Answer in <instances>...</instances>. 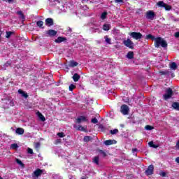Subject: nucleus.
Returning <instances> with one entry per match:
<instances>
[{
	"label": "nucleus",
	"instance_id": "1",
	"mask_svg": "<svg viewBox=\"0 0 179 179\" xmlns=\"http://www.w3.org/2000/svg\"><path fill=\"white\" fill-rule=\"evenodd\" d=\"M154 45L155 48H159V47H162V48H166L168 44L167 41H164L162 37H157L155 38Z\"/></svg>",
	"mask_w": 179,
	"mask_h": 179
},
{
	"label": "nucleus",
	"instance_id": "2",
	"mask_svg": "<svg viewBox=\"0 0 179 179\" xmlns=\"http://www.w3.org/2000/svg\"><path fill=\"white\" fill-rule=\"evenodd\" d=\"M173 89L169 87L166 90L165 94L163 95L164 100H169V99H171L173 97Z\"/></svg>",
	"mask_w": 179,
	"mask_h": 179
},
{
	"label": "nucleus",
	"instance_id": "3",
	"mask_svg": "<svg viewBox=\"0 0 179 179\" xmlns=\"http://www.w3.org/2000/svg\"><path fill=\"white\" fill-rule=\"evenodd\" d=\"M153 173H155V166L153 164L149 165L145 171V175L149 177V176H153Z\"/></svg>",
	"mask_w": 179,
	"mask_h": 179
},
{
	"label": "nucleus",
	"instance_id": "4",
	"mask_svg": "<svg viewBox=\"0 0 179 179\" xmlns=\"http://www.w3.org/2000/svg\"><path fill=\"white\" fill-rule=\"evenodd\" d=\"M157 5H158L160 8H164V9L166 10H171V6L164 3L163 1H158Z\"/></svg>",
	"mask_w": 179,
	"mask_h": 179
},
{
	"label": "nucleus",
	"instance_id": "5",
	"mask_svg": "<svg viewBox=\"0 0 179 179\" xmlns=\"http://www.w3.org/2000/svg\"><path fill=\"white\" fill-rule=\"evenodd\" d=\"M129 36L134 38V40H141L143 37L141 32H131L129 34Z\"/></svg>",
	"mask_w": 179,
	"mask_h": 179
},
{
	"label": "nucleus",
	"instance_id": "6",
	"mask_svg": "<svg viewBox=\"0 0 179 179\" xmlns=\"http://www.w3.org/2000/svg\"><path fill=\"white\" fill-rule=\"evenodd\" d=\"M123 44L125 45V47L130 48V50H134V42H132L131 39L128 38L127 40H124L123 41Z\"/></svg>",
	"mask_w": 179,
	"mask_h": 179
},
{
	"label": "nucleus",
	"instance_id": "7",
	"mask_svg": "<svg viewBox=\"0 0 179 179\" xmlns=\"http://www.w3.org/2000/svg\"><path fill=\"white\" fill-rule=\"evenodd\" d=\"M120 111L122 114H123L124 115H128V113H129V108L128 107V106L123 104L121 106Z\"/></svg>",
	"mask_w": 179,
	"mask_h": 179
},
{
	"label": "nucleus",
	"instance_id": "8",
	"mask_svg": "<svg viewBox=\"0 0 179 179\" xmlns=\"http://www.w3.org/2000/svg\"><path fill=\"white\" fill-rule=\"evenodd\" d=\"M155 16H156L155 11L148 10L146 12L145 17L147 19H150V20H153V19H155Z\"/></svg>",
	"mask_w": 179,
	"mask_h": 179
},
{
	"label": "nucleus",
	"instance_id": "9",
	"mask_svg": "<svg viewBox=\"0 0 179 179\" xmlns=\"http://www.w3.org/2000/svg\"><path fill=\"white\" fill-rule=\"evenodd\" d=\"M89 119L86 116H80L76 119V124H82V122H87Z\"/></svg>",
	"mask_w": 179,
	"mask_h": 179
},
{
	"label": "nucleus",
	"instance_id": "10",
	"mask_svg": "<svg viewBox=\"0 0 179 179\" xmlns=\"http://www.w3.org/2000/svg\"><path fill=\"white\" fill-rule=\"evenodd\" d=\"M57 33H58V31H57L54 29H49V30L46 31L45 34H47V36H49V37H54V36H57Z\"/></svg>",
	"mask_w": 179,
	"mask_h": 179
},
{
	"label": "nucleus",
	"instance_id": "11",
	"mask_svg": "<svg viewBox=\"0 0 179 179\" xmlns=\"http://www.w3.org/2000/svg\"><path fill=\"white\" fill-rule=\"evenodd\" d=\"M66 37L59 36L57 39L55 40V43H57V44H59L61 43H64V41H66Z\"/></svg>",
	"mask_w": 179,
	"mask_h": 179
},
{
	"label": "nucleus",
	"instance_id": "12",
	"mask_svg": "<svg viewBox=\"0 0 179 179\" xmlns=\"http://www.w3.org/2000/svg\"><path fill=\"white\" fill-rule=\"evenodd\" d=\"M117 143V141L115 140H106L104 141V145L106 146H110V145H115Z\"/></svg>",
	"mask_w": 179,
	"mask_h": 179
},
{
	"label": "nucleus",
	"instance_id": "13",
	"mask_svg": "<svg viewBox=\"0 0 179 179\" xmlns=\"http://www.w3.org/2000/svg\"><path fill=\"white\" fill-rule=\"evenodd\" d=\"M46 26H54V20L52 18H47L45 20Z\"/></svg>",
	"mask_w": 179,
	"mask_h": 179
},
{
	"label": "nucleus",
	"instance_id": "14",
	"mask_svg": "<svg viewBox=\"0 0 179 179\" xmlns=\"http://www.w3.org/2000/svg\"><path fill=\"white\" fill-rule=\"evenodd\" d=\"M43 170H41L40 169H37L34 172V177H40L41 174H43Z\"/></svg>",
	"mask_w": 179,
	"mask_h": 179
},
{
	"label": "nucleus",
	"instance_id": "15",
	"mask_svg": "<svg viewBox=\"0 0 179 179\" xmlns=\"http://www.w3.org/2000/svg\"><path fill=\"white\" fill-rule=\"evenodd\" d=\"M15 134H17V135H23V134H24V129L22 127L17 128L15 129Z\"/></svg>",
	"mask_w": 179,
	"mask_h": 179
},
{
	"label": "nucleus",
	"instance_id": "16",
	"mask_svg": "<svg viewBox=\"0 0 179 179\" xmlns=\"http://www.w3.org/2000/svg\"><path fill=\"white\" fill-rule=\"evenodd\" d=\"M92 141H93V137L90 136H85L83 138V141L88 143V142H92Z\"/></svg>",
	"mask_w": 179,
	"mask_h": 179
},
{
	"label": "nucleus",
	"instance_id": "17",
	"mask_svg": "<svg viewBox=\"0 0 179 179\" xmlns=\"http://www.w3.org/2000/svg\"><path fill=\"white\" fill-rule=\"evenodd\" d=\"M145 40H152V41H155L156 37L152 34H148L145 36Z\"/></svg>",
	"mask_w": 179,
	"mask_h": 179
},
{
	"label": "nucleus",
	"instance_id": "18",
	"mask_svg": "<svg viewBox=\"0 0 179 179\" xmlns=\"http://www.w3.org/2000/svg\"><path fill=\"white\" fill-rule=\"evenodd\" d=\"M79 79H80V75L78 74V73H74V75L73 76V80L75 82H79Z\"/></svg>",
	"mask_w": 179,
	"mask_h": 179
},
{
	"label": "nucleus",
	"instance_id": "19",
	"mask_svg": "<svg viewBox=\"0 0 179 179\" xmlns=\"http://www.w3.org/2000/svg\"><path fill=\"white\" fill-rule=\"evenodd\" d=\"M18 93L20 94H22V97H24V99H27V97H29V95L27 94V93L24 92L23 90H18Z\"/></svg>",
	"mask_w": 179,
	"mask_h": 179
},
{
	"label": "nucleus",
	"instance_id": "20",
	"mask_svg": "<svg viewBox=\"0 0 179 179\" xmlns=\"http://www.w3.org/2000/svg\"><path fill=\"white\" fill-rule=\"evenodd\" d=\"M36 26H38V27H40V29H44V22H43L42 20H39L36 22Z\"/></svg>",
	"mask_w": 179,
	"mask_h": 179
},
{
	"label": "nucleus",
	"instance_id": "21",
	"mask_svg": "<svg viewBox=\"0 0 179 179\" xmlns=\"http://www.w3.org/2000/svg\"><path fill=\"white\" fill-rule=\"evenodd\" d=\"M127 58H128V59H134V52L132 51L128 52L127 55Z\"/></svg>",
	"mask_w": 179,
	"mask_h": 179
},
{
	"label": "nucleus",
	"instance_id": "22",
	"mask_svg": "<svg viewBox=\"0 0 179 179\" xmlns=\"http://www.w3.org/2000/svg\"><path fill=\"white\" fill-rule=\"evenodd\" d=\"M78 65H79V63L75 62V61H71L69 63V66H71V68H75V66H78Z\"/></svg>",
	"mask_w": 179,
	"mask_h": 179
},
{
	"label": "nucleus",
	"instance_id": "23",
	"mask_svg": "<svg viewBox=\"0 0 179 179\" xmlns=\"http://www.w3.org/2000/svg\"><path fill=\"white\" fill-rule=\"evenodd\" d=\"M110 24H104L103 25V30H104L105 31H108V30H110Z\"/></svg>",
	"mask_w": 179,
	"mask_h": 179
},
{
	"label": "nucleus",
	"instance_id": "24",
	"mask_svg": "<svg viewBox=\"0 0 179 179\" xmlns=\"http://www.w3.org/2000/svg\"><path fill=\"white\" fill-rule=\"evenodd\" d=\"M160 75H164L166 76H170V71L165 70L164 71H159Z\"/></svg>",
	"mask_w": 179,
	"mask_h": 179
},
{
	"label": "nucleus",
	"instance_id": "25",
	"mask_svg": "<svg viewBox=\"0 0 179 179\" xmlns=\"http://www.w3.org/2000/svg\"><path fill=\"white\" fill-rule=\"evenodd\" d=\"M172 107L175 109L179 111V103L178 102H173L172 103Z\"/></svg>",
	"mask_w": 179,
	"mask_h": 179
},
{
	"label": "nucleus",
	"instance_id": "26",
	"mask_svg": "<svg viewBox=\"0 0 179 179\" xmlns=\"http://www.w3.org/2000/svg\"><path fill=\"white\" fill-rule=\"evenodd\" d=\"M99 161H100V158L99 157V156L94 157L92 159L93 163H94L95 164H97V166H99Z\"/></svg>",
	"mask_w": 179,
	"mask_h": 179
},
{
	"label": "nucleus",
	"instance_id": "27",
	"mask_svg": "<svg viewBox=\"0 0 179 179\" xmlns=\"http://www.w3.org/2000/svg\"><path fill=\"white\" fill-rule=\"evenodd\" d=\"M148 145L150 148H153L154 149H157V148H159V145H155V143H153V141H150L148 143Z\"/></svg>",
	"mask_w": 179,
	"mask_h": 179
},
{
	"label": "nucleus",
	"instance_id": "28",
	"mask_svg": "<svg viewBox=\"0 0 179 179\" xmlns=\"http://www.w3.org/2000/svg\"><path fill=\"white\" fill-rule=\"evenodd\" d=\"M38 118H40L41 121H43V122H44V121H45V117H44V115H43V114H41V113L38 112Z\"/></svg>",
	"mask_w": 179,
	"mask_h": 179
},
{
	"label": "nucleus",
	"instance_id": "29",
	"mask_svg": "<svg viewBox=\"0 0 179 179\" xmlns=\"http://www.w3.org/2000/svg\"><path fill=\"white\" fill-rule=\"evenodd\" d=\"M170 68L171 69H173V71H176V69H177L178 66H177V63L176 62H172L170 64Z\"/></svg>",
	"mask_w": 179,
	"mask_h": 179
},
{
	"label": "nucleus",
	"instance_id": "30",
	"mask_svg": "<svg viewBox=\"0 0 179 179\" xmlns=\"http://www.w3.org/2000/svg\"><path fill=\"white\" fill-rule=\"evenodd\" d=\"M15 32L13 31H6V38H10V36H12V34H14Z\"/></svg>",
	"mask_w": 179,
	"mask_h": 179
},
{
	"label": "nucleus",
	"instance_id": "31",
	"mask_svg": "<svg viewBox=\"0 0 179 179\" xmlns=\"http://www.w3.org/2000/svg\"><path fill=\"white\" fill-rule=\"evenodd\" d=\"M73 89H76V85H73V84H71L69 87V90L70 92H73Z\"/></svg>",
	"mask_w": 179,
	"mask_h": 179
},
{
	"label": "nucleus",
	"instance_id": "32",
	"mask_svg": "<svg viewBox=\"0 0 179 179\" xmlns=\"http://www.w3.org/2000/svg\"><path fill=\"white\" fill-rule=\"evenodd\" d=\"M107 12L102 13V14L101 15V19H102V20H104V19L107 17Z\"/></svg>",
	"mask_w": 179,
	"mask_h": 179
},
{
	"label": "nucleus",
	"instance_id": "33",
	"mask_svg": "<svg viewBox=\"0 0 179 179\" xmlns=\"http://www.w3.org/2000/svg\"><path fill=\"white\" fill-rule=\"evenodd\" d=\"M104 38L108 44H111V38H108V36H105Z\"/></svg>",
	"mask_w": 179,
	"mask_h": 179
},
{
	"label": "nucleus",
	"instance_id": "34",
	"mask_svg": "<svg viewBox=\"0 0 179 179\" xmlns=\"http://www.w3.org/2000/svg\"><path fill=\"white\" fill-rule=\"evenodd\" d=\"M17 14L20 16L21 19L24 20V14H23V12L17 11Z\"/></svg>",
	"mask_w": 179,
	"mask_h": 179
},
{
	"label": "nucleus",
	"instance_id": "35",
	"mask_svg": "<svg viewBox=\"0 0 179 179\" xmlns=\"http://www.w3.org/2000/svg\"><path fill=\"white\" fill-rule=\"evenodd\" d=\"M16 163H17V164H20V166H22V167H24V164H23V162H22L20 159H16Z\"/></svg>",
	"mask_w": 179,
	"mask_h": 179
},
{
	"label": "nucleus",
	"instance_id": "36",
	"mask_svg": "<svg viewBox=\"0 0 179 179\" xmlns=\"http://www.w3.org/2000/svg\"><path fill=\"white\" fill-rule=\"evenodd\" d=\"M118 132H119L118 129L110 130L111 135H115L116 134H118Z\"/></svg>",
	"mask_w": 179,
	"mask_h": 179
},
{
	"label": "nucleus",
	"instance_id": "37",
	"mask_svg": "<svg viewBox=\"0 0 179 179\" xmlns=\"http://www.w3.org/2000/svg\"><path fill=\"white\" fill-rule=\"evenodd\" d=\"M145 129L147 130V131H152V129H154L153 126H150V125H146L145 127Z\"/></svg>",
	"mask_w": 179,
	"mask_h": 179
},
{
	"label": "nucleus",
	"instance_id": "38",
	"mask_svg": "<svg viewBox=\"0 0 179 179\" xmlns=\"http://www.w3.org/2000/svg\"><path fill=\"white\" fill-rule=\"evenodd\" d=\"M34 146H35V149H36V150H38V149H40V142H36L34 143Z\"/></svg>",
	"mask_w": 179,
	"mask_h": 179
},
{
	"label": "nucleus",
	"instance_id": "39",
	"mask_svg": "<svg viewBox=\"0 0 179 179\" xmlns=\"http://www.w3.org/2000/svg\"><path fill=\"white\" fill-rule=\"evenodd\" d=\"M91 122L92 124H97V122H99V120H97V118L96 117H94L91 120Z\"/></svg>",
	"mask_w": 179,
	"mask_h": 179
},
{
	"label": "nucleus",
	"instance_id": "40",
	"mask_svg": "<svg viewBox=\"0 0 179 179\" xmlns=\"http://www.w3.org/2000/svg\"><path fill=\"white\" fill-rule=\"evenodd\" d=\"M57 136H59V138H64L65 134H64V132H59L57 133Z\"/></svg>",
	"mask_w": 179,
	"mask_h": 179
},
{
	"label": "nucleus",
	"instance_id": "41",
	"mask_svg": "<svg viewBox=\"0 0 179 179\" xmlns=\"http://www.w3.org/2000/svg\"><path fill=\"white\" fill-rule=\"evenodd\" d=\"M17 148H19V145L17 143L11 144V149H17Z\"/></svg>",
	"mask_w": 179,
	"mask_h": 179
},
{
	"label": "nucleus",
	"instance_id": "42",
	"mask_svg": "<svg viewBox=\"0 0 179 179\" xmlns=\"http://www.w3.org/2000/svg\"><path fill=\"white\" fill-rule=\"evenodd\" d=\"M99 153L100 155H103V157H106V156H107V154L103 150H99Z\"/></svg>",
	"mask_w": 179,
	"mask_h": 179
},
{
	"label": "nucleus",
	"instance_id": "43",
	"mask_svg": "<svg viewBox=\"0 0 179 179\" xmlns=\"http://www.w3.org/2000/svg\"><path fill=\"white\" fill-rule=\"evenodd\" d=\"M159 176H161V177H166L167 176V173L164 171H160L159 172Z\"/></svg>",
	"mask_w": 179,
	"mask_h": 179
},
{
	"label": "nucleus",
	"instance_id": "44",
	"mask_svg": "<svg viewBox=\"0 0 179 179\" xmlns=\"http://www.w3.org/2000/svg\"><path fill=\"white\" fill-rule=\"evenodd\" d=\"M27 152L29 153V155H33V149L31 148H28L27 149Z\"/></svg>",
	"mask_w": 179,
	"mask_h": 179
},
{
	"label": "nucleus",
	"instance_id": "45",
	"mask_svg": "<svg viewBox=\"0 0 179 179\" xmlns=\"http://www.w3.org/2000/svg\"><path fill=\"white\" fill-rule=\"evenodd\" d=\"M77 129L78 131H85V128L82 126H79Z\"/></svg>",
	"mask_w": 179,
	"mask_h": 179
},
{
	"label": "nucleus",
	"instance_id": "46",
	"mask_svg": "<svg viewBox=\"0 0 179 179\" xmlns=\"http://www.w3.org/2000/svg\"><path fill=\"white\" fill-rule=\"evenodd\" d=\"M175 148L177 150H179V140L177 141Z\"/></svg>",
	"mask_w": 179,
	"mask_h": 179
},
{
	"label": "nucleus",
	"instance_id": "47",
	"mask_svg": "<svg viewBox=\"0 0 179 179\" xmlns=\"http://www.w3.org/2000/svg\"><path fill=\"white\" fill-rule=\"evenodd\" d=\"M115 2L116 3H121L124 2V0H115Z\"/></svg>",
	"mask_w": 179,
	"mask_h": 179
},
{
	"label": "nucleus",
	"instance_id": "48",
	"mask_svg": "<svg viewBox=\"0 0 179 179\" xmlns=\"http://www.w3.org/2000/svg\"><path fill=\"white\" fill-rule=\"evenodd\" d=\"M174 36L176 37V38H179V31L176 32Z\"/></svg>",
	"mask_w": 179,
	"mask_h": 179
},
{
	"label": "nucleus",
	"instance_id": "49",
	"mask_svg": "<svg viewBox=\"0 0 179 179\" xmlns=\"http://www.w3.org/2000/svg\"><path fill=\"white\" fill-rule=\"evenodd\" d=\"M99 129H101V131H104V126H103V124H101L99 125Z\"/></svg>",
	"mask_w": 179,
	"mask_h": 179
},
{
	"label": "nucleus",
	"instance_id": "50",
	"mask_svg": "<svg viewBox=\"0 0 179 179\" xmlns=\"http://www.w3.org/2000/svg\"><path fill=\"white\" fill-rule=\"evenodd\" d=\"M83 3H87L89 2V0H83Z\"/></svg>",
	"mask_w": 179,
	"mask_h": 179
},
{
	"label": "nucleus",
	"instance_id": "51",
	"mask_svg": "<svg viewBox=\"0 0 179 179\" xmlns=\"http://www.w3.org/2000/svg\"><path fill=\"white\" fill-rule=\"evenodd\" d=\"M56 143H61V140L60 139L56 140Z\"/></svg>",
	"mask_w": 179,
	"mask_h": 179
},
{
	"label": "nucleus",
	"instance_id": "52",
	"mask_svg": "<svg viewBox=\"0 0 179 179\" xmlns=\"http://www.w3.org/2000/svg\"><path fill=\"white\" fill-rule=\"evenodd\" d=\"M176 163H178V164H179V157H178L176 159Z\"/></svg>",
	"mask_w": 179,
	"mask_h": 179
},
{
	"label": "nucleus",
	"instance_id": "53",
	"mask_svg": "<svg viewBox=\"0 0 179 179\" xmlns=\"http://www.w3.org/2000/svg\"><path fill=\"white\" fill-rule=\"evenodd\" d=\"M132 152H138V149L134 148V149L132 150Z\"/></svg>",
	"mask_w": 179,
	"mask_h": 179
},
{
	"label": "nucleus",
	"instance_id": "54",
	"mask_svg": "<svg viewBox=\"0 0 179 179\" xmlns=\"http://www.w3.org/2000/svg\"><path fill=\"white\" fill-rule=\"evenodd\" d=\"M120 127H121V128H124V127H125V125H124V124H120Z\"/></svg>",
	"mask_w": 179,
	"mask_h": 179
},
{
	"label": "nucleus",
	"instance_id": "55",
	"mask_svg": "<svg viewBox=\"0 0 179 179\" xmlns=\"http://www.w3.org/2000/svg\"><path fill=\"white\" fill-rule=\"evenodd\" d=\"M9 3H10V2H13V0H8Z\"/></svg>",
	"mask_w": 179,
	"mask_h": 179
},
{
	"label": "nucleus",
	"instance_id": "56",
	"mask_svg": "<svg viewBox=\"0 0 179 179\" xmlns=\"http://www.w3.org/2000/svg\"><path fill=\"white\" fill-rule=\"evenodd\" d=\"M0 179H3V178L0 176Z\"/></svg>",
	"mask_w": 179,
	"mask_h": 179
},
{
	"label": "nucleus",
	"instance_id": "57",
	"mask_svg": "<svg viewBox=\"0 0 179 179\" xmlns=\"http://www.w3.org/2000/svg\"><path fill=\"white\" fill-rule=\"evenodd\" d=\"M174 76V73H172V74H171V76Z\"/></svg>",
	"mask_w": 179,
	"mask_h": 179
},
{
	"label": "nucleus",
	"instance_id": "58",
	"mask_svg": "<svg viewBox=\"0 0 179 179\" xmlns=\"http://www.w3.org/2000/svg\"><path fill=\"white\" fill-rule=\"evenodd\" d=\"M0 41H1V34H0Z\"/></svg>",
	"mask_w": 179,
	"mask_h": 179
},
{
	"label": "nucleus",
	"instance_id": "59",
	"mask_svg": "<svg viewBox=\"0 0 179 179\" xmlns=\"http://www.w3.org/2000/svg\"><path fill=\"white\" fill-rule=\"evenodd\" d=\"M81 179H85L84 178H82Z\"/></svg>",
	"mask_w": 179,
	"mask_h": 179
}]
</instances>
